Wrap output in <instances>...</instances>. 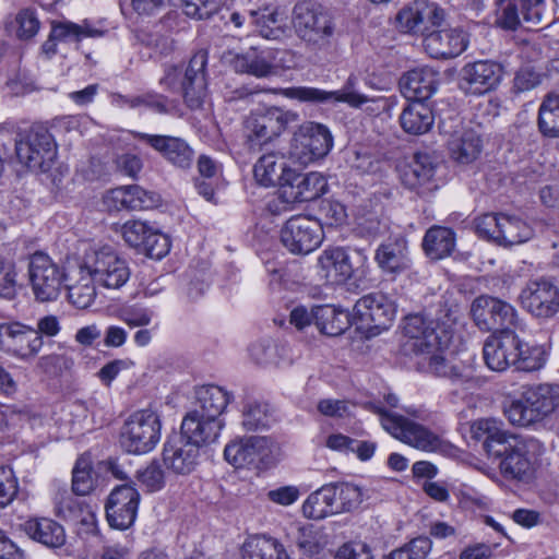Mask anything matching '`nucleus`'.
I'll return each instance as SVG.
<instances>
[{"instance_id":"1","label":"nucleus","mask_w":559,"mask_h":559,"mask_svg":"<svg viewBox=\"0 0 559 559\" xmlns=\"http://www.w3.org/2000/svg\"><path fill=\"white\" fill-rule=\"evenodd\" d=\"M403 331L407 337V348L420 357L417 362L420 370L447 378L463 390L477 386L478 382L472 367L453 364L443 356L449 338L437 320L423 314L408 316Z\"/></svg>"},{"instance_id":"2","label":"nucleus","mask_w":559,"mask_h":559,"mask_svg":"<svg viewBox=\"0 0 559 559\" xmlns=\"http://www.w3.org/2000/svg\"><path fill=\"white\" fill-rule=\"evenodd\" d=\"M493 418H481L471 425L473 439L481 441L490 457L499 459L501 475L508 480L528 483L534 476V465L544 453V444L532 437L524 438L506 431Z\"/></svg>"},{"instance_id":"3","label":"nucleus","mask_w":559,"mask_h":559,"mask_svg":"<svg viewBox=\"0 0 559 559\" xmlns=\"http://www.w3.org/2000/svg\"><path fill=\"white\" fill-rule=\"evenodd\" d=\"M292 24L308 51L328 56L335 50L341 32L333 14L322 5L307 1L296 3Z\"/></svg>"},{"instance_id":"4","label":"nucleus","mask_w":559,"mask_h":559,"mask_svg":"<svg viewBox=\"0 0 559 559\" xmlns=\"http://www.w3.org/2000/svg\"><path fill=\"white\" fill-rule=\"evenodd\" d=\"M559 406V383H540L524 388L518 399L503 408L508 420L519 427L543 421Z\"/></svg>"},{"instance_id":"5","label":"nucleus","mask_w":559,"mask_h":559,"mask_svg":"<svg viewBox=\"0 0 559 559\" xmlns=\"http://www.w3.org/2000/svg\"><path fill=\"white\" fill-rule=\"evenodd\" d=\"M206 66L207 52L200 50L192 56L183 74L178 67L166 68L159 84L168 91H176L180 81V90L186 105L191 109H199L207 95Z\"/></svg>"},{"instance_id":"6","label":"nucleus","mask_w":559,"mask_h":559,"mask_svg":"<svg viewBox=\"0 0 559 559\" xmlns=\"http://www.w3.org/2000/svg\"><path fill=\"white\" fill-rule=\"evenodd\" d=\"M12 135V130L0 128V138L9 136L13 141L19 163L31 170H49L57 156V145L48 129L35 126L21 140L13 139Z\"/></svg>"},{"instance_id":"7","label":"nucleus","mask_w":559,"mask_h":559,"mask_svg":"<svg viewBox=\"0 0 559 559\" xmlns=\"http://www.w3.org/2000/svg\"><path fill=\"white\" fill-rule=\"evenodd\" d=\"M160 429L162 423L156 412L152 409L134 412L120 429V447L130 454H146L159 442Z\"/></svg>"},{"instance_id":"8","label":"nucleus","mask_w":559,"mask_h":559,"mask_svg":"<svg viewBox=\"0 0 559 559\" xmlns=\"http://www.w3.org/2000/svg\"><path fill=\"white\" fill-rule=\"evenodd\" d=\"M368 257L364 249L328 248L318 258L320 275L331 284H344L364 274Z\"/></svg>"},{"instance_id":"9","label":"nucleus","mask_w":559,"mask_h":559,"mask_svg":"<svg viewBox=\"0 0 559 559\" xmlns=\"http://www.w3.org/2000/svg\"><path fill=\"white\" fill-rule=\"evenodd\" d=\"M28 278L36 300L46 302L58 298L62 285L66 284L67 271L47 253L36 251L29 257Z\"/></svg>"},{"instance_id":"10","label":"nucleus","mask_w":559,"mask_h":559,"mask_svg":"<svg viewBox=\"0 0 559 559\" xmlns=\"http://www.w3.org/2000/svg\"><path fill=\"white\" fill-rule=\"evenodd\" d=\"M372 409L380 415L383 429L402 442L423 451H436L440 447V438L423 425L380 406L373 405Z\"/></svg>"},{"instance_id":"11","label":"nucleus","mask_w":559,"mask_h":559,"mask_svg":"<svg viewBox=\"0 0 559 559\" xmlns=\"http://www.w3.org/2000/svg\"><path fill=\"white\" fill-rule=\"evenodd\" d=\"M297 119L296 112L280 107H270L264 111L253 112L245 122L247 140L252 148L261 147L278 138Z\"/></svg>"},{"instance_id":"12","label":"nucleus","mask_w":559,"mask_h":559,"mask_svg":"<svg viewBox=\"0 0 559 559\" xmlns=\"http://www.w3.org/2000/svg\"><path fill=\"white\" fill-rule=\"evenodd\" d=\"M83 261L97 284L106 288L118 289L130 277L127 261L110 247L91 250L85 254Z\"/></svg>"},{"instance_id":"13","label":"nucleus","mask_w":559,"mask_h":559,"mask_svg":"<svg viewBox=\"0 0 559 559\" xmlns=\"http://www.w3.org/2000/svg\"><path fill=\"white\" fill-rule=\"evenodd\" d=\"M333 146V136L324 124L308 121L295 132L290 156L301 165H308L329 154Z\"/></svg>"},{"instance_id":"14","label":"nucleus","mask_w":559,"mask_h":559,"mask_svg":"<svg viewBox=\"0 0 559 559\" xmlns=\"http://www.w3.org/2000/svg\"><path fill=\"white\" fill-rule=\"evenodd\" d=\"M475 324L483 331L503 334L513 331L516 324V311L512 305L491 296L477 297L471 307Z\"/></svg>"},{"instance_id":"15","label":"nucleus","mask_w":559,"mask_h":559,"mask_svg":"<svg viewBox=\"0 0 559 559\" xmlns=\"http://www.w3.org/2000/svg\"><path fill=\"white\" fill-rule=\"evenodd\" d=\"M281 242L294 254H308L323 240L320 222L309 216H293L281 229Z\"/></svg>"},{"instance_id":"16","label":"nucleus","mask_w":559,"mask_h":559,"mask_svg":"<svg viewBox=\"0 0 559 559\" xmlns=\"http://www.w3.org/2000/svg\"><path fill=\"white\" fill-rule=\"evenodd\" d=\"M43 337L20 322L0 323V349L22 360L34 358L43 347Z\"/></svg>"},{"instance_id":"17","label":"nucleus","mask_w":559,"mask_h":559,"mask_svg":"<svg viewBox=\"0 0 559 559\" xmlns=\"http://www.w3.org/2000/svg\"><path fill=\"white\" fill-rule=\"evenodd\" d=\"M503 68L491 60L466 63L460 72L459 86L465 94L483 95L500 84Z\"/></svg>"},{"instance_id":"18","label":"nucleus","mask_w":559,"mask_h":559,"mask_svg":"<svg viewBox=\"0 0 559 559\" xmlns=\"http://www.w3.org/2000/svg\"><path fill=\"white\" fill-rule=\"evenodd\" d=\"M325 177L318 171L298 173L292 169L284 176L280 190L281 198L287 203L309 202L326 192Z\"/></svg>"},{"instance_id":"19","label":"nucleus","mask_w":559,"mask_h":559,"mask_svg":"<svg viewBox=\"0 0 559 559\" xmlns=\"http://www.w3.org/2000/svg\"><path fill=\"white\" fill-rule=\"evenodd\" d=\"M438 165L433 155L426 152L416 153L403 173L404 186L416 191L421 198L430 197L439 189V180L436 177Z\"/></svg>"},{"instance_id":"20","label":"nucleus","mask_w":559,"mask_h":559,"mask_svg":"<svg viewBox=\"0 0 559 559\" xmlns=\"http://www.w3.org/2000/svg\"><path fill=\"white\" fill-rule=\"evenodd\" d=\"M520 298L523 307L537 318H550L559 311V290L548 280L528 281Z\"/></svg>"},{"instance_id":"21","label":"nucleus","mask_w":559,"mask_h":559,"mask_svg":"<svg viewBox=\"0 0 559 559\" xmlns=\"http://www.w3.org/2000/svg\"><path fill=\"white\" fill-rule=\"evenodd\" d=\"M356 81V76L350 75L342 91L326 92L317 87L295 86L284 88L282 94L287 98L306 103L321 104L333 100L347 103L353 107H359L368 102V97L354 88Z\"/></svg>"},{"instance_id":"22","label":"nucleus","mask_w":559,"mask_h":559,"mask_svg":"<svg viewBox=\"0 0 559 559\" xmlns=\"http://www.w3.org/2000/svg\"><path fill=\"white\" fill-rule=\"evenodd\" d=\"M140 493L131 485L116 487L106 503V516L109 525L117 530L129 528L136 519Z\"/></svg>"},{"instance_id":"23","label":"nucleus","mask_w":559,"mask_h":559,"mask_svg":"<svg viewBox=\"0 0 559 559\" xmlns=\"http://www.w3.org/2000/svg\"><path fill=\"white\" fill-rule=\"evenodd\" d=\"M354 313L362 325L386 330L396 313L395 304L382 293H371L356 301Z\"/></svg>"},{"instance_id":"24","label":"nucleus","mask_w":559,"mask_h":559,"mask_svg":"<svg viewBox=\"0 0 559 559\" xmlns=\"http://www.w3.org/2000/svg\"><path fill=\"white\" fill-rule=\"evenodd\" d=\"M273 442L266 437H250L226 445L224 456L235 467L258 466L269 463Z\"/></svg>"},{"instance_id":"25","label":"nucleus","mask_w":559,"mask_h":559,"mask_svg":"<svg viewBox=\"0 0 559 559\" xmlns=\"http://www.w3.org/2000/svg\"><path fill=\"white\" fill-rule=\"evenodd\" d=\"M163 461L175 474L188 475L199 464L200 448L179 433H174L164 444Z\"/></svg>"},{"instance_id":"26","label":"nucleus","mask_w":559,"mask_h":559,"mask_svg":"<svg viewBox=\"0 0 559 559\" xmlns=\"http://www.w3.org/2000/svg\"><path fill=\"white\" fill-rule=\"evenodd\" d=\"M520 338L513 331L489 336L483 348L484 360L493 371H503L519 360Z\"/></svg>"},{"instance_id":"27","label":"nucleus","mask_w":559,"mask_h":559,"mask_svg":"<svg viewBox=\"0 0 559 559\" xmlns=\"http://www.w3.org/2000/svg\"><path fill=\"white\" fill-rule=\"evenodd\" d=\"M104 203L110 211H143L158 206L160 197L138 185L121 186L108 191Z\"/></svg>"},{"instance_id":"28","label":"nucleus","mask_w":559,"mask_h":559,"mask_svg":"<svg viewBox=\"0 0 559 559\" xmlns=\"http://www.w3.org/2000/svg\"><path fill=\"white\" fill-rule=\"evenodd\" d=\"M134 138L158 152L168 163L180 169H189L194 151L181 138L136 132Z\"/></svg>"},{"instance_id":"29","label":"nucleus","mask_w":559,"mask_h":559,"mask_svg":"<svg viewBox=\"0 0 559 559\" xmlns=\"http://www.w3.org/2000/svg\"><path fill=\"white\" fill-rule=\"evenodd\" d=\"M426 52L435 59H451L464 52L468 46V36L462 28H442L431 31L424 36Z\"/></svg>"},{"instance_id":"30","label":"nucleus","mask_w":559,"mask_h":559,"mask_svg":"<svg viewBox=\"0 0 559 559\" xmlns=\"http://www.w3.org/2000/svg\"><path fill=\"white\" fill-rule=\"evenodd\" d=\"M96 280L85 267L84 261L67 271L64 287L72 305L79 309H85L94 301L96 296Z\"/></svg>"},{"instance_id":"31","label":"nucleus","mask_w":559,"mask_h":559,"mask_svg":"<svg viewBox=\"0 0 559 559\" xmlns=\"http://www.w3.org/2000/svg\"><path fill=\"white\" fill-rule=\"evenodd\" d=\"M222 427L221 419H212L191 411L183 417L179 435L201 448L216 441Z\"/></svg>"},{"instance_id":"32","label":"nucleus","mask_w":559,"mask_h":559,"mask_svg":"<svg viewBox=\"0 0 559 559\" xmlns=\"http://www.w3.org/2000/svg\"><path fill=\"white\" fill-rule=\"evenodd\" d=\"M438 85V73L429 68H416L400 80V88L406 99L425 102L432 96Z\"/></svg>"},{"instance_id":"33","label":"nucleus","mask_w":559,"mask_h":559,"mask_svg":"<svg viewBox=\"0 0 559 559\" xmlns=\"http://www.w3.org/2000/svg\"><path fill=\"white\" fill-rule=\"evenodd\" d=\"M374 260L384 273L404 272L411 264L407 240L404 237H396L380 245L376 250Z\"/></svg>"},{"instance_id":"34","label":"nucleus","mask_w":559,"mask_h":559,"mask_svg":"<svg viewBox=\"0 0 559 559\" xmlns=\"http://www.w3.org/2000/svg\"><path fill=\"white\" fill-rule=\"evenodd\" d=\"M230 64L237 73H245L259 79L276 74V67L270 53L255 47L235 55Z\"/></svg>"},{"instance_id":"35","label":"nucleus","mask_w":559,"mask_h":559,"mask_svg":"<svg viewBox=\"0 0 559 559\" xmlns=\"http://www.w3.org/2000/svg\"><path fill=\"white\" fill-rule=\"evenodd\" d=\"M435 116L425 102H411L400 115L402 129L413 135L427 133L433 126Z\"/></svg>"},{"instance_id":"36","label":"nucleus","mask_w":559,"mask_h":559,"mask_svg":"<svg viewBox=\"0 0 559 559\" xmlns=\"http://www.w3.org/2000/svg\"><path fill=\"white\" fill-rule=\"evenodd\" d=\"M103 32L91 27L87 24L79 25L72 22H63L52 26L49 38L44 43L41 49L48 57L57 52V40L80 41L83 37H100Z\"/></svg>"},{"instance_id":"37","label":"nucleus","mask_w":559,"mask_h":559,"mask_svg":"<svg viewBox=\"0 0 559 559\" xmlns=\"http://www.w3.org/2000/svg\"><path fill=\"white\" fill-rule=\"evenodd\" d=\"M448 146L451 157L456 163L467 165L478 158L483 143L474 130H463L452 135Z\"/></svg>"},{"instance_id":"38","label":"nucleus","mask_w":559,"mask_h":559,"mask_svg":"<svg viewBox=\"0 0 559 559\" xmlns=\"http://www.w3.org/2000/svg\"><path fill=\"white\" fill-rule=\"evenodd\" d=\"M25 533L34 540L47 547H60L66 543L63 527L50 519H33L24 524Z\"/></svg>"},{"instance_id":"39","label":"nucleus","mask_w":559,"mask_h":559,"mask_svg":"<svg viewBox=\"0 0 559 559\" xmlns=\"http://www.w3.org/2000/svg\"><path fill=\"white\" fill-rule=\"evenodd\" d=\"M423 248L429 258L443 259L450 255L455 248V234L448 227L432 226L425 234Z\"/></svg>"},{"instance_id":"40","label":"nucleus","mask_w":559,"mask_h":559,"mask_svg":"<svg viewBox=\"0 0 559 559\" xmlns=\"http://www.w3.org/2000/svg\"><path fill=\"white\" fill-rule=\"evenodd\" d=\"M290 168L286 166L283 157L276 154H265L261 156L254 165V178L264 187L278 186L284 183V176Z\"/></svg>"},{"instance_id":"41","label":"nucleus","mask_w":559,"mask_h":559,"mask_svg":"<svg viewBox=\"0 0 559 559\" xmlns=\"http://www.w3.org/2000/svg\"><path fill=\"white\" fill-rule=\"evenodd\" d=\"M229 403V394L216 385L203 386L197 392V405L192 412H198L209 418L219 419Z\"/></svg>"},{"instance_id":"42","label":"nucleus","mask_w":559,"mask_h":559,"mask_svg":"<svg viewBox=\"0 0 559 559\" xmlns=\"http://www.w3.org/2000/svg\"><path fill=\"white\" fill-rule=\"evenodd\" d=\"M243 559H290L285 547L275 538L253 536L247 539L242 550Z\"/></svg>"},{"instance_id":"43","label":"nucleus","mask_w":559,"mask_h":559,"mask_svg":"<svg viewBox=\"0 0 559 559\" xmlns=\"http://www.w3.org/2000/svg\"><path fill=\"white\" fill-rule=\"evenodd\" d=\"M249 19L259 34L266 39L278 40L285 36V19L276 10L250 11Z\"/></svg>"},{"instance_id":"44","label":"nucleus","mask_w":559,"mask_h":559,"mask_svg":"<svg viewBox=\"0 0 559 559\" xmlns=\"http://www.w3.org/2000/svg\"><path fill=\"white\" fill-rule=\"evenodd\" d=\"M350 325L349 314L331 306L317 307V330L328 336H338Z\"/></svg>"},{"instance_id":"45","label":"nucleus","mask_w":559,"mask_h":559,"mask_svg":"<svg viewBox=\"0 0 559 559\" xmlns=\"http://www.w3.org/2000/svg\"><path fill=\"white\" fill-rule=\"evenodd\" d=\"M335 514L349 512L361 502V492L355 485L348 483L325 485Z\"/></svg>"},{"instance_id":"46","label":"nucleus","mask_w":559,"mask_h":559,"mask_svg":"<svg viewBox=\"0 0 559 559\" xmlns=\"http://www.w3.org/2000/svg\"><path fill=\"white\" fill-rule=\"evenodd\" d=\"M530 226L519 217L501 214L497 243L502 246L520 245L530 239Z\"/></svg>"},{"instance_id":"47","label":"nucleus","mask_w":559,"mask_h":559,"mask_svg":"<svg viewBox=\"0 0 559 559\" xmlns=\"http://www.w3.org/2000/svg\"><path fill=\"white\" fill-rule=\"evenodd\" d=\"M538 129L548 138H559V95H547L539 106Z\"/></svg>"},{"instance_id":"48","label":"nucleus","mask_w":559,"mask_h":559,"mask_svg":"<svg viewBox=\"0 0 559 559\" xmlns=\"http://www.w3.org/2000/svg\"><path fill=\"white\" fill-rule=\"evenodd\" d=\"M96 478L93 472L90 455H81L72 471V491L78 496H85L95 488Z\"/></svg>"},{"instance_id":"49","label":"nucleus","mask_w":559,"mask_h":559,"mask_svg":"<svg viewBox=\"0 0 559 559\" xmlns=\"http://www.w3.org/2000/svg\"><path fill=\"white\" fill-rule=\"evenodd\" d=\"M421 1H414L412 4L401 9L395 16L396 27L404 33L421 34L425 36L423 22Z\"/></svg>"},{"instance_id":"50","label":"nucleus","mask_w":559,"mask_h":559,"mask_svg":"<svg viewBox=\"0 0 559 559\" xmlns=\"http://www.w3.org/2000/svg\"><path fill=\"white\" fill-rule=\"evenodd\" d=\"M302 513L306 518L313 520L335 514L325 485L307 498L302 504Z\"/></svg>"},{"instance_id":"51","label":"nucleus","mask_w":559,"mask_h":559,"mask_svg":"<svg viewBox=\"0 0 559 559\" xmlns=\"http://www.w3.org/2000/svg\"><path fill=\"white\" fill-rule=\"evenodd\" d=\"M518 0H497L495 24L504 31H515L522 25Z\"/></svg>"},{"instance_id":"52","label":"nucleus","mask_w":559,"mask_h":559,"mask_svg":"<svg viewBox=\"0 0 559 559\" xmlns=\"http://www.w3.org/2000/svg\"><path fill=\"white\" fill-rule=\"evenodd\" d=\"M270 408L266 403L249 401L243 406L242 426L247 430H258L270 426Z\"/></svg>"},{"instance_id":"53","label":"nucleus","mask_w":559,"mask_h":559,"mask_svg":"<svg viewBox=\"0 0 559 559\" xmlns=\"http://www.w3.org/2000/svg\"><path fill=\"white\" fill-rule=\"evenodd\" d=\"M153 229L154 228L145 222L132 219L122 224L119 233L129 247L134 248L140 252V249H142L145 243L148 233H152Z\"/></svg>"},{"instance_id":"54","label":"nucleus","mask_w":559,"mask_h":559,"mask_svg":"<svg viewBox=\"0 0 559 559\" xmlns=\"http://www.w3.org/2000/svg\"><path fill=\"white\" fill-rule=\"evenodd\" d=\"M347 219L345 206L338 201L323 200L319 207V219L321 227L325 226H340Z\"/></svg>"},{"instance_id":"55","label":"nucleus","mask_w":559,"mask_h":559,"mask_svg":"<svg viewBox=\"0 0 559 559\" xmlns=\"http://www.w3.org/2000/svg\"><path fill=\"white\" fill-rule=\"evenodd\" d=\"M16 270L13 261L0 257V297L12 300L17 294Z\"/></svg>"},{"instance_id":"56","label":"nucleus","mask_w":559,"mask_h":559,"mask_svg":"<svg viewBox=\"0 0 559 559\" xmlns=\"http://www.w3.org/2000/svg\"><path fill=\"white\" fill-rule=\"evenodd\" d=\"M170 250V239L167 235L159 230L153 229L148 233L144 246L140 249V253L155 260L163 259Z\"/></svg>"},{"instance_id":"57","label":"nucleus","mask_w":559,"mask_h":559,"mask_svg":"<svg viewBox=\"0 0 559 559\" xmlns=\"http://www.w3.org/2000/svg\"><path fill=\"white\" fill-rule=\"evenodd\" d=\"M182 3L186 15L204 20L217 13L224 5V0H182Z\"/></svg>"},{"instance_id":"58","label":"nucleus","mask_w":559,"mask_h":559,"mask_svg":"<svg viewBox=\"0 0 559 559\" xmlns=\"http://www.w3.org/2000/svg\"><path fill=\"white\" fill-rule=\"evenodd\" d=\"M524 344L520 341L519 360L514 362L516 369L522 371H535L544 367L546 362L545 352L540 347L524 349Z\"/></svg>"},{"instance_id":"59","label":"nucleus","mask_w":559,"mask_h":559,"mask_svg":"<svg viewBox=\"0 0 559 559\" xmlns=\"http://www.w3.org/2000/svg\"><path fill=\"white\" fill-rule=\"evenodd\" d=\"M19 491L17 478L9 466H0V509L9 506Z\"/></svg>"},{"instance_id":"60","label":"nucleus","mask_w":559,"mask_h":559,"mask_svg":"<svg viewBox=\"0 0 559 559\" xmlns=\"http://www.w3.org/2000/svg\"><path fill=\"white\" fill-rule=\"evenodd\" d=\"M136 477L148 491H157L165 484L164 471L156 461L151 462L144 469L139 471Z\"/></svg>"},{"instance_id":"61","label":"nucleus","mask_w":559,"mask_h":559,"mask_svg":"<svg viewBox=\"0 0 559 559\" xmlns=\"http://www.w3.org/2000/svg\"><path fill=\"white\" fill-rule=\"evenodd\" d=\"M296 546L304 555L308 557L318 555L323 548L319 540L318 534L312 530V527L298 528Z\"/></svg>"},{"instance_id":"62","label":"nucleus","mask_w":559,"mask_h":559,"mask_svg":"<svg viewBox=\"0 0 559 559\" xmlns=\"http://www.w3.org/2000/svg\"><path fill=\"white\" fill-rule=\"evenodd\" d=\"M16 36L26 40L34 37L39 29V21L32 10L25 9L17 13L15 17Z\"/></svg>"},{"instance_id":"63","label":"nucleus","mask_w":559,"mask_h":559,"mask_svg":"<svg viewBox=\"0 0 559 559\" xmlns=\"http://www.w3.org/2000/svg\"><path fill=\"white\" fill-rule=\"evenodd\" d=\"M521 9V16L524 23L537 26L543 22L545 12V0H518Z\"/></svg>"},{"instance_id":"64","label":"nucleus","mask_w":559,"mask_h":559,"mask_svg":"<svg viewBox=\"0 0 559 559\" xmlns=\"http://www.w3.org/2000/svg\"><path fill=\"white\" fill-rule=\"evenodd\" d=\"M501 214L488 213L475 219L476 233L485 238L497 242Z\"/></svg>"}]
</instances>
